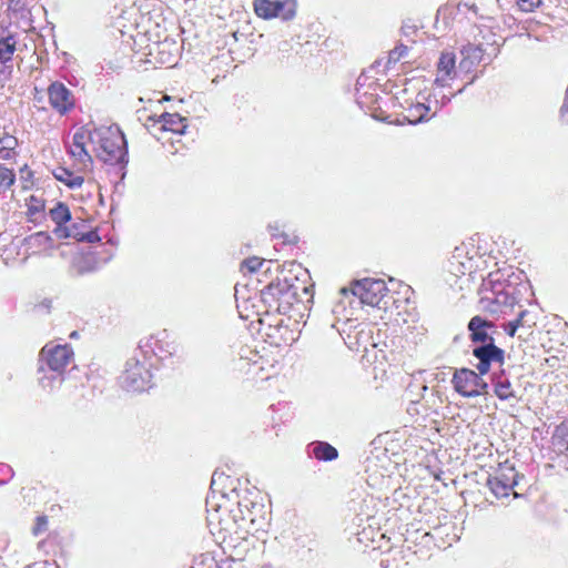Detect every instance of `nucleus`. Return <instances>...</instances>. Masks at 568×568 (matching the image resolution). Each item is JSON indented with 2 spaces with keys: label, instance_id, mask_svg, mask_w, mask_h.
<instances>
[{
  "label": "nucleus",
  "instance_id": "nucleus-1",
  "mask_svg": "<svg viewBox=\"0 0 568 568\" xmlns=\"http://www.w3.org/2000/svg\"><path fill=\"white\" fill-rule=\"evenodd\" d=\"M68 150L81 170L92 166L93 154L105 164L128 163L126 140L118 125L80 126L74 131Z\"/></svg>",
  "mask_w": 568,
  "mask_h": 568
},
{
  "label": "nucleus",
  "instance_id": "nucleus-2",
  "mask_svg": "<svg viewBox=\"0 0 568 568\" xmlns=\"http://www.w3.org/2000/svg\"><path fill=\"white\" fill-rule=\"evenodd\" d=\"M73 361V351L68 345L48 343L40 352L39 371L43 373L40 384L43 388L52 389L63 381V374Z\"/></svg>",
  "mask_w": 568,
  "mask_h": 568
},
{
  "label": "nucleus",
  "instance_id": "nucleus-3",
  "mask_svg": "<svg viewBox=\"0 0 568 568\" xmlns=\"http://www.w3.org/2000/svg\"><path fill=\"white\" fill-rule=\"evenodd\" d=\"M151 364L140 351L130 357L120 377L121 386L128 392H143L151 387Z\"/></svg>",
  "mask_w": 568,
  "mask_h": 568
},
{
  "label": "nucleus",
  "instance_id": "nucleus-4",
  "mask_svg": "<svg viewBox=\"0 0 568 568\" xmlns=\"http://www.w3.org/2000/svg\"><path fill=\"white\" fill-rule=\"evenodd\" d=\"M300 287L287 278H277L271 282L262 292V301L281 314H286L298 301L297 293Z\"/></svg>",
  "mask_w": 568,
  "mask_h": 568
},
{
  "label": "nucleus",
  "instance_id": "nucleus-5",
  "mask_svg": "<svg viewBox=\"0 0 568 568\" xmlns=\"http://www.w3.org/2000/svg\"><path fill=\"white\" fill-rule=\"evenodd\" d=\"M144 38L148 40L144 47V54L148 57L149 62L170 67L175 64L180 45L174 39L166 36L161 39L160 34L156 33V39L153 40L151 39L150 30H145L144 33L140 36V41L143 42Z\"/></svg>",
  "mask_w": 568,
  "mask_h": 568
},
{
  "label": "nucleus",
  "instance_id": "nucleus-6",
  "mask_svg": "<svg viewBox=\"0 0 568 568\" xmlns=\"http://www.w3.org/2000/svg\"><path fill=\"white\" fill-rule=\"evenodd\" d=\"M232 518L239 528L246 531L258 529L265 521L264 505L244 496L237 501L235 509H230Z\"/></svg>",
  "mask_w": 568,
  "mask_h": 568
},
{
  "label": "nucleus",
  "instance_id": "nucleus-7",
  "mask_svg": "<svg viewBox=\"0 0 568 568\" xmlns=\"http://www.w3.org/2000/svg\"><path fill=\"white\" fill-rule=\"evenodd\" d=\"M351 293L357 296L363 304L378 308H386L388 288L383 280L363 278L351 287Z\"/></svg>",
  "mask_w": 568,
  "mask_h": 568
},
{
  "label": "nucleus",
  "instance_id": "nucleus-8",
  "mask_svg": "<svg viewBox=\"0 0 568 568\" xmlns=\"http://www.w3.org/2000/svg\"><path fill=\"white\" fill-rule=\"evenodd\" d=\"M454 389L464 397H477L487 393L488 384L481 375L469 368L457 369L452 378Z\"/></svg>",
  "mask_w": 568,
  "mask_h": 568
},
{
  "label": "nucleus",
  "instance_id": "nucleus-9",
  "mask_svg": "<svg viewBox=\"0 0 568 568\" xmlns=\"http://www.w3.org/2000/svg\"><path fill=\"white\" fill-rule=\"evenodd\" d=\"M375 68L371 67L368 70L361 73L357 78L355 87L356 102L363 110H374L378 103V83L374 77Z\"/></svg>",
  "mask_w": 568,
  "mask_h": 568
},
{
  "label": "nucleus",
  "instance_id": "nucleus-10",
  "mask_svg": "<svg viewBox=\"0 0 568 568\" xmlns=\"http://www.w3.org/2000/svg\"><path fill=\"white\" fill-rule=\"evenodd\" d=\"M254 12L258 18L292 20L296 14L295 0H254Z\"/></svg>",
  "mask_w": 568,
  "mask_h": 568
},
{
  "label": "nucleus",
  "instance_id": "nucleus-11",
  "mask_svg": "<svg viewBox=\"0 0 568 568\" xmlns=\"http://www.w3.org/2000/svg\"><path fill=\"white\" fill-rule=\"evenodd\" d=\"M438 102L437 93H419L417 103L407 109V121L416 124L427 120L429 113L434 115L439 110Z\"/></svg>",
  "mask_w": 568,
  "mask_h": 568
},
{
  "label": "nucleus",
  "instance_id": "nucleus-12",
  "mask_svg": "<svg viewBox=\"0 0 568 568\" xmlns=\"http://www.w3.org/2000/svg\"><path fill=\"white\" fill-rule=\"evenodd\" d=\"M459 72L462 71L459 67H456V54L452 51H444L437 62L436 78L433 85H436V88H447Z\"/></svg>",
  "mask_w": 568,
  "mask_h": 568
},
{
  "label": "nucleus",
  "instance_id": "nucleus-13",
  "mask_svg": "<svg viewBox=\"0 0 568 568\" xmlns=\"http://www.w3.org/2000/svg\"><path fill=\"white\" fill-rule=\"evenodd\" d=\"M473 355L478 359L476 368L480 375L487 374L491 364L496 363L503 365L505 361L504 349L497 347L494 343H490V345L476 346L473 349Z\"/></svg>",
  "mask_w": 568,
  "mask_h": 568
},
{
  "label": "nucleus",
  "instance_id": "nucleus-14",
  "mask_svg": "<svg viewBox=\"0 0 568 568\" xmlns=\"http://www.w3.org/2000/svg\"><path fill=\"white\" fill-rule=\"evenodd\" d=\"M467 328L473 343L481 345L495 344L494 334L496 333V326L491 321L477 315L470 318Z\"/></svg>",
  "mask_w": 568,
  "mask_h": 568
},
{
  "label": "nucleus",
  "instance_id": "nucleus-15",
  "mask_svg": "<svg viewBox=\"0 0 568 568\" xmlns=\"http://www.w3.org/2000/svg\"><path fill=\"white\" fill-rule=\"evenodd\" d=\"M50 105L60 114H65L74 106L72 92L61 82H53L48 88Z\"/></svg>",
  "mask_w": 568,
  "mask_h": 568
},
{
  "label": "nucleus",
  "instance_id": "nucleus-16",
  "mask_svg": "<svg viewBox=\"0 0 568 568\" xmlns=\"http://www.w3.org/2000/svg\"><path fill=\"white\" fill-rule=\"evenodd\" d=\"M49 215L57 225L53 233L58 237L68 239L72 236L68 227L64 226V224L71 220V212L67 204L58 202L55 206L50 210Z\"/></svg>",
  "mask_w": 568,
  "mask_h": 568
},
{
  "label": "nucleus",
  "instance_id": "nucleus-17",
  "mask_svg": "<svg viewBox=\"0 0 568 568\" xmlns=\"http://www.w3.org/2000/svg\"><path fill=\"white\" fill-rule=\"evenodd\" d=\"M30 254H50L54 248V241L47 232H37L24 240Z\"/></svg>",
  "mask_w": 568,
  "mask_h": 568
},
{
  "label": "nucleus",
  "instance_id": "nucleus-18",
  "mask_svg": "<svg viewBox=\"0 0 568 568\" xmlns=\"http://www.w3.org/2000/svg\"><path fill=\"white\" fill-rule=\"evenodd\" d=\"M450 272L455 275L471 273L474 268L473 257L468 256V251L465 245L455 247L453 255L449 260Z\"/></svg>",
  "mask_w": 568,
  "mask_h": 568
},
{
  "label": "nucleus",
  "instance_id": "nucleus-19",
  "mask_svg": "<svg viewBox=\"0 0 568 568\" xmlns=\"http://www.w3.org/2000/svg\"><path fill=\"white\" fill-rule=\"evenodd\" d=\"M463 59L459 62V70L469 73L474 65L478 64L484 55L479 45L468 44L462 50Z\"/></svg>",
  "mask_w": 568,
  "mask_h": 568
},
{
  "label": "nucleus",
  "instance_id": "nucleus-20",
  "mask_svg": "<svg viewBox=\"0 0 568 568\" xmlns=\"http://www.w3.org/2000/svg\"><path fill=\"white\" fill-rule=\"evenodd\" d=\"M161 130L175 134H183L187 128L186 119L178 113H163L160 116Z\"/></svg>",
  "mask_w": 568,
  "mask_h": 568
},
{
  "label": "nucleus",
  "instance_id": "nucleus-21",
  "mask_svg": "<svg viewBox=\"0 0 568 568\" xmlns=\"http://www.w3.org/2000/svg\"><path fill=\"white\" fill-rule=\"evenodd\" d=\"M552 450L568 458V420L562 422L555 429L551 438Z\"/></svg>",
  "mask_w": 568,
  "mask_h": 568
},
{
  "label": "nucleus",
  "instance_id": "nucleus-22",
  "mask_svg": "<svg viewBox=\"0 0 568 568\" xmlns=\"http://www.w3.org/2000/svg\"><path fill=\"white\" fill-rule=\"evenodd\" d=\"M310 455L317 460L331 462L337 458L338 453L335 447L325 442H316L310 445Z\"/></svg>",
  "mask_w": 568,
  "mask_h": 568
},
{
  "label": "nucleus",
  "instance_id": "nucleus-23",
  "mask_svg": "<svg viewBox=\"0 0 568 568\" xmlns=\"http://www.w3.org/2000/svg\"><path fill=\"white\" fill-rule=\"evenodd\" d=\"M53 176L72 190L81 187L84 182L83 176L65 168L55 169L53 171Z\"/></svg>",
  "mask_w": 568,
  "mask_h": 568
},
{
  "label": "nucleus",
  "instance_id": "nucleus-24",
  "mask_svg": "<svg viewBox=\"0 0 568 568\" xmlns=\"http://www.w3.org/2000/svg\"><path fill=\"white\" fill-rule=\"evenodd\" d=\"M487 486L497 499L507 498L510 494H513L515 498L519 496L516 491L509 488V484H504L493 476L487 479Z\"/></svg>",
  "mask_w": 568,
  "mask_h": 568
},
{
  "label": "nucleus",
  "instance_id": "nucleus-25",
  "mask_svg": "<svg viewBox=\"0 0 568 568\" xmlns=\"http://www.w3.org/2000/svg\"><path fill=\"white\" fill-rule=\"evenodd\" d=\"M493 384L495 394L499 399L507 400L511 397H515L513 386L507 378L503 379L499 376H495L493 378Z\"/></svg>",
  "mask_w": 568,
  "mask_h": 568
},
{
  "label": "nucleus",
  "instance_id": "nucleus-26",
  "mask_svg": "<svg viewBox=\"0 0 568 568\" xmlns=\"http://www.w3.org/2000/svg\"><path fill=\"white\" fill-rule=\"evenodd\" d=\"M17 40L13 36L0 39V64L11 61L16 51Z\"/></svg>",
  "mask_w": 568,
  "mask_h": 568
},
{
  "label": "nucleus",
  "instance_id": "nucleus-27",
  "mask_svg": "<svg viewBox=\"0 0 568 568\" xmlns=\"http://www.w3.org/2000/svg\"><path fill=\"white\" fill-rule=\"evenodd\" d=\"M223 507L224 506L222 504L215 501V493L212 491V495L206 498V510L209 513L207 520L210 525H213L214 521L222 524V519L217 515Z\"/></svg>",
  "mask_w": 568,
  "mask_h": 568
},
{
  "label": "nucleus",
  "instance_id": "nucleus-28",
  "mask_svg": "<svg viewBox=\"0 0 568 568\" xmlns=\"http://www.w3.org/2000/svg\"><path fill=\"white\" fill-rule=\"evenodd\" d=\"M517 476L514 468H501L493 477L504 484H509V488L514 490V487L517 485Z\"/></svg>",
  "mask_w": 568,
  "mask_h": 568
},
{
  "label": "nucleus",
  "instance_id": "nucleus-29",
  "mask_svg": "<svg viewBox=\"0 0 568 568\" xmlns=\"http://www.w3.org/2000/svg\"><path fill=\"white\" fill-rule=\"evenodd\" d=\"M16 181V174L12 170L0 164V190L6 191L10 189Z\"/></svg>",
  "mask_w": 568,
  "mask_h": 568
},
{
  "label": "nucleus",
  "instance_id": "nucleus-30",
  "mask_svg": "<svg viewBox=\"0 0 568 568\" xmlns=\"http://www.w3.org/2000/svg\"><path fill=\"white\" fill-rule=\"evenodd\" d=\"M27 207L28 214L34 216L44 210V201L36 195H31L27 200Z\"/></svg>",
  "mask_w": 568,
  "mask_h": 568
},
{
  "label": "nucleus",
  "instance_id": "nucleus-31",
  "mask_svg": "<svg viewBox=\"0 0 568 568\" xmlns=\"http://www.w3.org/2000/svg\"><path fill=\"white\" fill-rule=\"evenodd\" d=\"M527 315V311H521L515 321L508 322L505 325V331L509 336H514L518 327L524 326V318Z\"/></svg>",
  "mask_w": 568,
  "mask_h": 568
},
{
  "label": "nucleus",
  "instance_id": "nucleus-32",
  "mask_svg": "<svg viewBox=\"0 0 568 568\" xmlns=\"http://www.w3.org/2000/svg\"><path fill=\"white\" fill-rule=\"evenodd\" d=\"M408 48L404 44L397 45L388 53L387 64L396 63L400 59L407 55Z\"/></svg>",
  "mask_w": 568,
  "mask_h": 568
},
{
  "label": "nucleus",
  "instance_id": "nucleus-33",
  "mask_svg": "<svg viewBox=\"0 0 568 568\" xmlns=\"http://www.w3.org/2000/svg\"><path fill=\"white\" fill-rule=\"evenodd\" d=\"M517 4L524 12H532L541 4V0H517Z\"/></svg>",
  "mask_w": 568,
  "mask_h": 568
},
{
  "label": "nucleus",
  "instance_id": "nucleus-34",
  "mask_svg": "<svg viewBox=\"0 0 568 568\" xmlns=\"http://www.w3.org/2000/svg\"><path fill=\"white\" fill-rule=\"evenodd\" d=\"M262 265V260L260 257H250L243 261L242 267L246 268L250 273L256 272Z\"/></svg>",
  "mask_w": 568,
  "mask_h": 568
},
{
  "label": "nucleus",
  "instance_id": "nucleus-35",
  "mask_svg": "<svg viewBox=\"0 0 568 568\" xmlns=\"http://www.w3.org/2000/svg\"><path fill=\"white\" fill-rule=\"evenodd\" d=\"M443 89L444 88H436V85H434L433 92H432V93H437V99L439 100V102H438L439 109H442L444 105H446L450 101V98L454 95L453 93H450L449 95L444 93Z\"/></svg>",
  "mask_w": 568,
  "mask_h": 568
},
{
  "label": "nucleus",
  "instance_id": "nucleus-36",
  "mask_svg": "<svg viewBox=\"0 0 568 568\" xmlns=\"http://www.w3.org/2000/svg\"><path fill=\"white\" fill-rule=\"evenodd\" d=\"M17 144H18V141L12 135L6 134L2 138H0V146H4V149H7V150L14 151Z\"/></svg>",
  "mask_w": 568,
  "mask_h": 568
},
{
  "label": "nucleus",
  "instance_id": "nucleus-37",
  "mask_svg": "<svg viewBox=\"0 0 568 568\" xmlns=\"http://www.w3.org/2000/svg\"><path fill=\"white\" fill-rule=\"evenodd\" d=\"M47 526H48L47 517H38L36 526L33 527V534L36 536L42 534L43 531L47 530Z\"/></svg>",
  "mask_w": 568,
  "mask_h": 568
},
{
  "label": "nucleus",
  "instance_id": "nucleus-38",
  "mask_svg": "<svg viewBox=\"0 0 568 568\" xmlns=\"http://www.w3.org/2000/svg\"><path fill=\"white\" fill-rule=\"evenodd\" d=\"M14 155V151L7 150L4 146H0V159L1 160H10Z\"/></svg>",
  "mask_w": 568,
  "mask_h": 568
},
{
  "label": "nucleus",
  "instance_id": "nucleus-39",
  "mask_svg": "<svg viewBox=\"0 0 568 568\" xmlns=\"http://www.w3.org/2000/svg\"><path fill=\"white\" fill-rule=\"evenodd\" d=\"M347 292H348V290H347V288H345V287H343V288L341 290V293H342V294H347Z\"/></svg>",
  "mask_w": 568,
  "mask_h": 568
},
{
  "label": "nucleus",
  "instance_id": "nucleus-40",
  "mask_svg": "<svg viewBox=\"0 0 568 568\" xmlns=\"http://www.w3.org/2000/svg\"><path fill=\"white\" fill-rule=\"evenodd\" d=\"M92 240H94V236L89 237V242H92Z\"/></svg>",
  "mask_w": 568,
  "mask_h": 568
},
{
  "label": "nucleus",
  "instance_id": "nucleus-41",
  "mask_svg": "<svg viewBox=\"0 0 568 568\" xmlns=\"http://www.w3.org/2000/svg\"><path fill=\"white\" fill-rule=\"evenodd\" d=\"M92 240H94V236L89 237V242H92Z\"/></svg>",
  "mask_w": 568,
  "mask_h": 568
}]
</instances>
